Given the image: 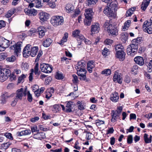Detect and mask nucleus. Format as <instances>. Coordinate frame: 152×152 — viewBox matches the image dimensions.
<instances>
[{"mask_svg":"<svg viewBox=\"0 0 152 152\" xmlns=\"http://www.w3.org/2000/svg\"><path fill=\"white\" fill-rule=\"evenodd\" d=\"M26 77V76L24 74H22L19 77L18 79V83H20L21 81Z\"/></svg>","mask_w":152,"mask_h":152,"instance_id":"obj_52","label":"nucleus"},{"mask_svg":"<svg viewBox=\"0 0 152 152\" xmlns=\"http://www.w3.org/2000/svg\"><path fill=\"white\" fill-rule=\"evenodd\" d=\"M22 44V42H18L10 47V49L13 50L14 53L17 56L18 53L21 52V46Z\"/></svg>","mask_w":152,"mask_h":152,"instance_id":"obj_6","label":"nucleus"},{"mask_svg":"<svg viewBox=\"0 0 152 152\" xmlns=\"http://www.w3.org/2000/svg\"><path fill=\"white\" fill-rule=\"evenodd\" d=\"M6 26L5 22L3 20H0V29Z\"/></svg>","mask_w":152,"mask_h":152,"instance_id":"obj_62","label":"nucleus"},{"mask_svg":"<svg viewBox=\"0 0 152 152\" xmlns=\"http://www.w3.org/2000/svg\"><path fill=\"white\" fill-rule=\"evenodd\" d=\"M7 99V98L3 94L1 96V101L2 104H4L6 103V99Z\"/></svg>","mask_w":152,"mask_h":152,"instance_id":"obj_59","label":"nucleus"},{"mask_svg":"<svg viewBox=\"0 0 152 152\" xmlns=\"http://www.w3.org/2000/svg\"><path fill=\"white\" fill-rule=\"evenodd\" d=\"M27 99L29 102H31L32 100V97L31 94H30L29 91L27 92Z\"/></svg>","mask_w":152,"mask_h":152,"instance_id":"obj_48","label":"nucleus"},{"mask_svg":"<svg viewBox=\"0 0 152 152\" xmlns=\"http://www.w3.org/2000/svg\"><path fill=\"white\" fill-rule=\"evenodd\" d=\"M138 66L137 65L134 66L132 69V71L133 72V73L136 74L137 72Z\"/></svg>","mask_w":152,"mask_h":152,"instance_id":"obj_45","label":"nucleus"},{"mask_svg":"<svg viewBox=\"0 0 152 152\" xmlns=\"http://www.w3.org/2000/svg\"><path fill=\"white\" fill-rule=\"evenodd\" d=\"M93 13L92 10L91 9H88L85 11V13L84 14L85 19L84 20L85 25L86 26H89L90 25Z\"/></svg>","mask_w":152,"mask_h":152,"instance_id":"obj_2","label":"nucleus"},{"mask_svg":"<svg viewBox=\"0 0 152 152\" xmlns=\"http://www.w3.org/2000/svg\"><path fill=\"white\" fill-rule=\"evenodd\" d=\"M16 60V57L14 56H12L10 57H8L6 58V60L8 62H13Z\"/></svg>","mask_w":152,"mask_h":152,"instance_id":"obj_38","label":"nucleus"},{"mask_svg":"<svg viewBox=\"0 0 152 152\" xmlns=\"http://www.w3.org/2000/svg\"><path fill=\"white\" fill-rule=\"evenodd\" d=\"M80 11L79 10H76L73 14V17L75 18L80 13Z\"/></svg>","mask_w":152,"mask_h":152,"instance_id":"obj_61","label":"nucleus"},{"mask_svg":"<svg viewBox=\"0 0 152 152\" xmlns=\"http://www.w3.org/2000/svg\"><path fill=\"white\" fill-rule=\"evenodd\" d=\"M115 29H116L115 31L114 30H111L110 29H109L107 31L108 33L110 35V34L112 35V36H116L118 34V30L116 28L115 26ZM113 28H111V29H113Z\"/></svg>","mask_w":152,"mask_h":152,"instance_id":"obj_25","label":"nucleus"},{"mask_svg":"<svg viewBox=\"0 0 152 152\" xmlns=\"http://www.w3.org/2000/svg\"><path fill=\"white\" fill-rule=\"evenodd\" d=\"M151 0H144L141 5V9L143 11H145L148 6Z\"/></svg>","mask_w":152,"mask_h":152,"instance_id":"obj_17","label":"nucleus"},{"mask_svg":"<svg viewBox=\"0 0 152 152\" xmlns=\"http://www.w3.org/2000/svg\"><path fill=\"white\" fill-rule=\"evenodd\" d=\"M110 70L109 69H105L102 71L101 73L102 74H105L106 75H110L111 73Z\"/></svg>","mask_w":152,"mask_h":152,"instance_id":"obj_42","label":"nucleus"},{"mask_svg":"<svg viewBox=\"0 0 152 152\" xmlns=\"http://www.w3.org/2000/svg\"><path fill=\"white\" fill-rule=\"evenodd\" d=\"M151 21V20H150L149 21L147 20L144 22L143 25V30L144 29H146L152 26Z\"/></svg>","mask_w":152,"mask_h":152,"instance_id":"obj_19","label":"nucleus"},{"mask_svg":"<svg viewBox=\"0 0 152 152\" xmlns=\"http://www.w3.org/2000/svg\"><path fill=\"white\" fill-rule=\"evenodd\" d=\"M64 21L63 17L59 16H53L50 20L51 23L55 26L61 25L63 24Z\"/></svg>","mask_w":152,"mask_h":152,"instance_id":"obj_3","label":"nucleus"},{"mask_svg":"<svg viewBox=\"0 0 152 152\" xmlns=\"http://www.w3.org/2000/svg\"><path fill=\"white\" fill-rule=\"evenodd\" d=\"M111 115L112 116L111 121L112 122H115L116 121L117 119H120V116L121 114H120V113H118L117 111L112 110V111Z\"/></svg>","mask_w":152,"mask_h":152,"instance_id":"obj_9","label":"nucleus"},{"mask_svg":"<svg viewBox=\"0 0 152 152\" xmlns=\"http://www.w3.org/2000/svg\"><path fill=\"white\" fill-rule=\"evenodd\" d=\"M85 66V64L84 61H81L78 62L77 64V69L83 68Z\"/></svg>","mask_w":152,"mask_h":152,"instance_id":"obj_26","label":"nucleus"},{"mask_svg":"<svg viewBox=\"0 0 152 152\" xmlns=\"http://www.w3.org/2000/svg\"><path fill=\"white\" fill-rule=\"evenodd\" d=\"M55 77L57 79H62L63 78V74H62L57 73L55 76Z\"/></svg>","mask_w":152,"mask_h":152,"instance_id":"obj_54","label":"nucleus"},{"mask_svg":"<svg viewBox=\"0 0 152 152\" xmlns=\"http://www.w3.org/2000/svg\"><path fill=\"white\" fill-rule=\"evenodd\" d=\"M113 81L115 82H117L120 84L122 83V78L120 75L115 73L113 77Z\"/></svg>","mask_w":152,"mask_h":152,"instance_id":"obj_14","label":"nucleus"},{"mask_svg":"<svg viewBox=\"0 0 152 152\" xmlns=\"http://www.w3.org/2000/svg\"><path fill=\"white\" fill-rule=\"evenodd\" d=\"M7 56V53H0V58L2 60L5 59Z\"/></svg>","mask_w":152,"mask_h":152,"instance_id":"obj_51","label":"nucleus"},{"mask_svg":"<svg viewBox=\"0 0 152 152\" xmlns=\"http://www.w3.org/2000/svg\"><path fill=\"white\" fill-rule=\"evenodd\" d=\"M80 31L79 30H76L73 31L72 32V36L74 37L77 38L80 34Z\"/></svg>","mask_w":152,"mask_h":152,"instance_id":"obj_37","label":"nucleus"},{"mask_svg":"<svg viewBox=\"0 0 152 152\" xmlns=\"http://www.w3.org/2000/svg\"><path fill=\"white\" fill-rule=\"evenodd\" d=\"M37 128V126H34L31 128V130L32 132L34 134V132H37V133H38Z\"/></svg>","mask_w":152,"mask_h":152,"instance_id":"obj_63","label":"nucleus"},{"mask_svg":"<svg viewBox=\"0 0 152 152\" xmlns=\"http://www.w3.org/2000/svg\"><path fill=\"white\" fill-rule=\"evenodd\" d=\"M80 72L77 71V75L80 76L81 77L80 78V79L81 80H86V74L84 73L83 74L81 73Z\"/></svg>","mask_w":152,"mask_h":152,"instance_id":"obj_34","label":"nucleus"},{"mask_svg":"<svg viewBox=\"0 0 152 152\" xmlns=\"http://www.w3.org/2000/svg\"><path fill=\"white\" fill-rule=\"evenodd\" d=\"M60 109V107L59 105L58 104L54 105L53 107L52 110L54 111L55 112H57Z\"/></svg>","mask_w":152,"mask_h":152,"instance_id":"obj_47","label":"nucleus"},{"mask_svg":"<svg viewBox=\"0 0 152 152\" xmlns=\"http://www.w3.org/2000/svg\"><path fill=\"white\" fill-rule=\"evenodd\" d=\"M40 67L41 71L45 73H50L53 70L52 66L48 64L44 63L41 64Z\"/></svg>","mask_w":152,"mask_h":152,"instance_id":"obj_5","label":"nucleus"},{"mask_svg":"<svg viewBox=\"0 0 152 152\" xmlns=\"http://www.w3.org/2000/svg\"><path fill=\"white\" fill-rule=\"evenodd\" d=\"M31 133V131L30 130H26L20 132H18L17 134L18 136H22L24 135H28Z\"/></svg>","mask_w":152,"mask_h":152,"instance_id":"obj_20","label":"nucleus"},{"mask_svg":"<svg viewBox=\"0 0 152 152\" xmlns=\"http://www.w3.org/2000/svg\"><path fill=\"white\" fill-rule=\"evenodd\" d=\"M8 78L7 76H5L2 71L0 72V82H3L5 81Z\"/></svg>","mask_w":152,"mask_h":152,"instance_id":"obj_29","label":"nucleus"},{"mask_svg":"<svg viewBox=\"0 0 152 152\" xmlns=\"http://www.w3.org/2000/svg\"><path fill=\"white\" fill-rule=\"evenodd\" d=\"M23 89L21 88L20 89H18L16 91V98L18 99L21 100L23 95Z\"/></svg>","mask_w":152,"mask_h":152,"instance_id":"obj_15","label":"nucleus"},{"mask_svg":"<svg viewBox=\"0 0 152 152\" xmlns=\"http://www.w3.org/2000/svg\"><path fill=\"white\" fill-rule=\"evenodd\" d=\"M52 42V40L50 38H48L43 42L42 45L44 47H47L50 45Z\"/></svg>","mask_w":152,"mask_h":152,"instance_id":"obj_24","label":"nucleus"},{"mask_svg":"<svg viewBox=\"0 0 152 152\" xmlns=\"http://www.w3.org/2000/svg\"><path fill=\"white\" fill-rule=\"evenodd\" d=\"M135 62L140 66H142L144 64V59L142 57L137 56L134 58Z\"/></svg>","mask_w":152,"mask_h":152,"instance_id":"obj_12","label":"nucleus"},{"mask_svg":"<svg viewBox=\"0 0 152 152\" xmlns=\"http://www.w3.org/2000/svg\"><path fill=\"white\" fill-rule=\"evenodd\" d=\"M98 0H87L86 4L88 6L94 5L98 1Z\"/></svg>","mask_w":152,"mask_h":152,"instance_id":"obj_36","label":"nucleus"},{"mask_svg":"<svg viewBox=\"0 0 152 152\" xmlns=\"http://www.w3.org/2000/svg\"><path fill=\"white\" fill-rule=\"evenodd\" d=\"M118 9V3L115 0L113 1L108 7H105L103 11L104 13L108 17H115L114 13Z\"/></svg>","mask_w":152,"mask_h":152,"instance_id":"obj_1","label":"nucleus"},{"mask_svg":"<svg viewBox=\"0 0 152 152\" xmlns=\"http://www.w3.org/2000/svg\"><path fill=\"white\" fill-rule=\"evenodd\" d=\"M3 71L4 72H2V73H4V75H5V76H7V77H8V76H10L11 75L10 71L8 69H4Z\"/></svg>","mask_w":152,"mask_h":152,"instance_id":"obj_40","label":"nucleus"},{"mask_svg":"<svg viewBox=\"0 0 152 152\" xmlns=\"http://www.w3.org/2000/svg\"><path fill=\"white\" fill-rule=\"evenodd\" d=\"M68 37V34L66 33L64 34V36L61 40V43L66 42L67 40V38Z\"/></svg>","mask_w":152,"mask_h":152,"instance_id":"obj_43","label":"nucleus"},{"mask_svg":"<svg viewBox=\"0 0 152 152\" xmlns=\"http://www.w3.org/2000/svg\"><path fill=\"white\" fill-rule=\"evenodd\" d=\"M152 137V136L150 135V138H148V135L146 133L144 135V139L145 143H151V142Z\"/></svg>","mask_w":152,"mask_h":152,"instance_id":"obj_28","label":"nucleus"},{"mask_svg":"<svg viewBox=\"0 0 152 152\" xmlns=\"http://www.w3.org/2000/svg\"><path fill=\"white\" fill-rule=\"evenodd\" d=\"M11 144V143L10 142H8L6 143H3L2 144L1 146L2 148L5 149H7L9 146Z\"/></svg>","mask_w":152,"mask_h":152,"instance_id":"obj_39","label":"nucleus"},{"mask_svg":"<svg viewBox=\"0 0 152 152\" xmlns=\"http://www.w3.org/2000/svg\"><path fill=\"white\" fill-rule=\"evenodd\" d=\"M39 15L40 22L42 24H43L44 22L46 21L49 18V14L45 12H40Z\"/></svg>","mask_w":152,"mask_h":152,"instance_id":"obj_7","label":"nucleus"},{"mask_svg":"<svg viewBox=\"0 0 152 152\" xmlns=\"http://www.w3.org/2000/svg\"><path fill=\"white\" fill-rule=\"evenodd\" d=\"M65 8L66 10L68 11L67 12H70L73 10L74 7L72 4H68L66 5Z\"/></svg>","mask_w":152,"mask_h":152,"instance_id":"obj_32","label":"nucleus"},{"mask_svg":"<svg viewBox=\"0 0 152 152\" xmlns=\"http://www.w3.org/2000/svg\"><path fill=\"white\" fill-rule=\"evenodd\" d=\"M131 23V21L129 20H127L124 23V26L123 28L124 29V31H125V30H126L128 29V27L129 26V25Z\"/></svg>","mask_w":152,"mask_h":152,"instance_id":"obj_35","label":"nucleus"},{"mask_svg":"<svg viewBox=\"0 0 152 152\" xmlns=\"http://www.w3.org/2000/svg\"><path fill=\"white\" fill-rule=\"evenodd\" d=\"M3 95L7 99L8 98L13 97L15 95V94L14 93H12L11 94H10L8 93H6L4 94H3Z\"/></svg>","mask_w":152,"mask_h":152,"instance_id":"obj_46","label":"nucleus"},{"mask_svg":"<svg viewBox=\"0 0 152 152\" xmlns=\"http://www.w3.org/2000/svg\"><path fill=\"white\" fill-rule=\"evenodd\" d=\"M77 40L78 42V45H81L82 42L85 39V37L82 35L80 34L79 36L77 37Z\"/></svg>","mask_w":152,"mask_h":152,"instance_id":"obj_27","label":"nucleus"},{"mask_svg":"<svg viewBox=\"0 0 152 152\" xmlns=\"http://www.w3.org/2000/svg\"><path fill=\"white\" fill-rule=\"evenodd\" d=\"M32 91L34 92L35 94L37 96H38V85L35 84L32 87Z\"/></svg>","mask_w":152,"mask_h":152,"instance_id":"obj_33","label":"nucleus"},{"mask_svg":"<svg viewBox=\"0 0 152 152\" xmlns=\"http://www.w3.org/2000/svg\"><path fill=\"white\" fill-rule=\"evenodd\" d=\"M31 73L29 74V80L30 81H31L33 80V72H34V69H32L30 70Z\"/></svg>","mask_w":152,"mask_h":152,"instance_id":"obj_49","label":"nucleus"},{"mask_svg":"<svg viewBox=\"0 0 152 152\" xmlns=\"http://www.w3.org/2000/svg\"><path fill=\"white\" fill-rule=\"evenodd\" d=\"M15 11V9L14 8L11 9L5 15V16L7 18L10 17L14 13Z\"/></svg>","mask_w":152,"mask_h":152,"instance_id":"obj_31","label":"nucleus"},{"mask_svg":"<svg viewBox=\"0 0 152 152\" xmlns=\"http://www.w3.org/2000/svg\"><path fill=\"white\" fill-rule=\"evenodd\" d=\"M34 11V9H31L30 10L26 9L25 10V12L28 15H33V11Z\"/></svg>","mask_w":152,"mask_h":152,"instance_id":"obj_41","label":"nucleus"},{"mask_svg":"<svg viewBox=\"0 0 152 152\" xmlns=\"http://www.w3.org/2000/svg\"><path fill=\"white\" fill-rule=\"evenodd\" d=\"M78 105V108L80 110H84L85 108L83 104L82 103H80V101H78L77 103Z\"/></svg>","mask_w":152,"mask_h":152,"instance_id":"obj_50","label":"nucleus"},{"mask_svg":"<svg viewBox=\"0 0 152 152\" xmlns=\"http://www.w3.org/2000/svg\"><path fill=\"white\" fill-rule=\"evenodd\" d=\"M86 132L87 133L86 136V139L87 140H90L91 139L92 136H93V135L91 133L88 132Z\"/></svg>","mask_w":152,"mask_h":152,"instance_id":"obj_57","label":"nucleus"},{"mask_svg":"<svg viewBox=\"0 0 152 152\" xmlns=\"http://www.w3.org/2000/svg\"><path fill=\"white\" fill-rule=\"evenodd\" d=\"M125 53L124 51L121 50L117 51L116 52V56L117 58H119L121 61H123L124 60L125 57Z\"/></svg>","mask_w":152,"mask_h":152,"instance_id":"obj_11","label":"nucleus"},{"mask_svg":"<svg viewBox=\"0 0 152 152\" xmlns=\"http://www.w3.org/2000/svg\"><path fill=\"white\" fill-rule=\"evenodd\" d=\"M10 45L9 40L1 37L0 38V46L4 49L7 48Z\"/></svg>","mask_w":152,"mask_h":152,"instance_id":"obj_8","label":"nucleus"},{"mask_svg":"<svg viewBox=\"0 0 152 152\" xmlns=\"http://www.w3.org/2000/svg\"><path fill=\"white\" fill-rule=\"evenodd\" d=\"M100 29L99 24L98 23H95L94 25H92L91 26V34L93 36V34H95L96 32H98Z\"/></svg>","mask_w":152,"mask_h":152,"instance_id":"obj_10","label":"nucleus"},{"mask_svg":"<svg viewBox=\"0 0 152 152\" xmlns=\"http://www.w3.org/2000/svg\"><path fill=\"white\" fill-rule=\"evenodd\" d=\"M30 46V45L28 44L24 48L23 52V56L26 57V56H28L30 55L31 54L30 51L31 50L27 49V47H28L29 48Z\"/></svg>","mask_w":152,"mask_h":152,"instance_id":"obj_16","label":"nucleus"},{"mask_svg":"<svg viewBox=\"0 0 152 152\" xmlns=\"http://www.w3.org/2000/svg\"><path fill=\"white\" fill-rule=\"evenodd\" d=\"M104 27L105 28V29L106 28L107 30V31L108 29H110L111 30H113V29H111V28H113V30H116L115 28V26H113L112 25L110 24L109 23L107 22H105L104 25Z\"/></svg>","mask_w":152,"mask_h":152,"instance_id":"obj_22","label":"nucleus"},{"mask_svg":"<svg viewBox=\"0 0 152 152\" xmlns=\"http://www.w3.org/2000/svg\"><path fill=\"white\" fill-rule=\"evenodd\" d=\"M133 136L132 135H130L127 138V142L129 144H131L132 142Z\"/></svg>","mask_w":152,"mask_h":152,"instance_id":"obj_44","label":"nucleus"},{"mask_svg":"<svg viewBox=\"0 0 152 152\" xmlns=\"http://www.w3.org/2000/svg\"><path fill=\"white\" fill-rule=\"evenodd\" d=\"M73 77L72 81L74 83H77L78 82V77L76 75L74 74L72 75Z\"/></svg>","mask_w":152,"mask_h":152,"instance_id":"obj_56","label":"nucleus"},{"mask_svg":"<svg viewBox=\"0 0 152 152\" xmlns=\"http://www.w3.org/2000/svg\"><path fill=\"white\" fill-rule=\"evenodd\" d=\"M52 78L51 76H49L46 78L45 81V83L46 85L49 84V83L52 80Z\"/></svg>","mask_w":152,"mask_h":152,"instance_id":"obj_58","label":"nucleus"},{"mask_svg":"<svg viewBox=\"0 0 152 152\" xmlns=\"http://www.w3.org/2000/svg\"><path fill=\"white\" fill-rule=\"evenodd\" d=\"M138 46L136 45H133L130 44L129 45L126 49L127 53L128 55L133 56L137 51Z\"/></svg>","mask_w":152,"mask_h":152,"instance_id":"obj_4","label":"nucleus"},{"mask_svg":"<svg viewBox=\"0 0 152 152\" xmlns=\"http://www.w3.org/2000/svg\"><path fill=\"white\" fill-rule=\"evenodd\" d=\"M143 30L145 32H147L149 34H151L152 33V26L146 29H144Z\"/></svg>","mask_w":152,"mask_h":152,"instance_id":"obj_55","label":"nucleus"},{"mask_svg":"<svg viewBox=\"0 0 152 152\" xmlns=\"http://www.w3.org/2000/svg\"><path fill=\"white\" fill-rule=\"evenodd\" d=\"M133 13V11H131L130 9H129L127 11L126 15V17H128L131 16Z\"/></svg>","mask_w":152,"mask_h":152,"instance_id":"obj_64","label":"nucleus"},{"mask_svg":"<svg viewBox=\"0 0 152 152\" xmlns=\"http://www.w3.org/2000/svg\"><path fill=\"white\" fill-rule=\"evenodd\" d=\"M114 48L115 51L117 52V51L121 50L124 51V47L123 46L120 44L114 46Z\"/></svg>","mask_w":152,"mask_h":152,"instance_id":"obj_30","label":"nucleus"},{"mask_svg":"<svg viewBox=\"0 0 152 152\" xmlns=\"http://www.w3.org/2000/svg\"><path fill=\"white\" fill-rule=\"evenodd\" d=\"M31 51H30L31 54L30 55L32 57H34L37 54V53L38 47L37 46L34 47L32 48L31 47Z\"/></svg>","mask_w":152,"mask_h":152,"instance_id":"obj_23","label":"nucleus"},{"mask_svg":"<svg viewBox=\"0 0 152 152\" xmlns=\"http://www.w3.org/2000/svg\"><path fill=\"white\" fill-rule=\"evenodd\" d=\"M110 100L114 102H116L118 101L119 95L118 93L115 92L111 94L110 97Z\"/></svg>","mask_w":152,"mask_h":152,"instance_id":"obj_13","label":"nucleus"},{"mask_svg":"<svg viewBox=\"0 0 152 152\" xmlns=\"http://www.w3.org/2000/svg\"><path fill=\"white\" fill-rule=\"evenodd\" d=\"M73 106L74 104L72 102H68L66 106V112L68 113L71 112L72 111V107Z\"/></svg>","mask_w":152,"mask_h":152,"instance_id":"obj_21","label":"nucleus"},{"mask_svg":"<svg viewBox=\"0 0 152 152\" xmlns=\"http://www.w3.org/2000/svg\"><path fill=\"white\" fill-rule=\"evenodd\" d=\"M45 30L44 27L40 26L39 27V37L42 38L45 35Z\"/></svg>","mask_w":152,"mask_h":152,"instance_id":"obj_18","label":"nucleus"},{"mask_svg":"<svg viewBox=\"0 0 152 152\" xmlns=\"http://www.w3.org/2000/svg\"><path fill=\"white\" fill-rule=\"evenodd\" d=\"M113 42V41L112 40L109 39H106L104 42L105 44L107 45H109L112 44Z\"/></svg>","mask_w":152,"mask_h":152,"instance_id":"obj_60","label":"nucleus"},{"mask_svg":"<svg viewBox=\"0 0 152 152\" xmlns=\"http://www.w3.org/2000/svg\"><path fill=\"white\" fill-rule=\"evenodd\" d=\"M36 29L34 28H31L29 31H28V34L29 36H31L33 34L36 32Z\"/></svg>","mask_w":152,"mask_h":152,"instance_id":"obj_53","label":"nucleus"}]
</instances>
